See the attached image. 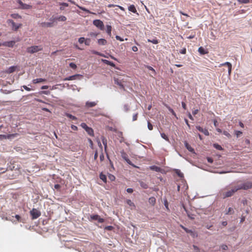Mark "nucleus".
<instances>
[{"label":"nucleus","mask_w":252,"mask_h":252,"mask_svg":"<svg viewBox=\"0 0 252 252\" xmlns=\"http://www.w3.org/2000/svg\"><path fill=\"white\" fill-rule=\"evenodd\" d=\"M252 188V182H247L237 186H230L226 187L220 192V196L223 198L232 196L237 191L240 189L247 190Z\"/></svg>","instance_id":"nucleus-1"},{"label":"nucleus","mask_w":252,"mask_h":252,"mask_svg":"<svg viewBox=\"0 0 252 252\" xmlns=\"http://www.w3.org/2000/svg\"><path fill=\"white\" fill-rule=\"evenodd\" d=\"M43 49L41 46H32L29 47H28L27 49V52L28 53H31V54H33L35 53H36L38 51H42Z\"/></svg>","instance_id":"nucleus-2"},{"label":"nucleus","mask_w":252,"mask_h":252,"mask_svg":"<svg viewBox=\"0 0 252 252\" xmlns=\"http://www.w3.org/2000/svg\"><path fill=\"white\" fill-rule=\"evenodd\" d=\"M30 214L32 216V220H35L40 216L41 213L39 211L33 208L30 211Z\"/></svg>","instance_id":"nucleus-3"},{"label":"nucleus","mask_w":252,"mask_h":252,"mask_svg":"<svg viewBox=\"0 0 252 252\" xmlns=\"http://www.w3.org/2000/svg\"><path fill=\"white\" fill-rule=\"evenodd\" d=\"M93 24L101 30H103L104 29V24L100 20H94Z\"/></svg>","instance_id":"nucleus-4"},{"label":"nucleus","mask_w":252,"mask_h":252,"mask_svg":"<svg viewBox=\"0 0 252 252\" xmlns=\"http://www.w3.org/2000/svg\"><path fill=\"white\" fill-rule=\"evenodd\" d=\"M7 23L8 24H10V23L11 24L12 26V29L15 31H17L18 29L22 26V24H19L18 25H17L15 24V23L12 20H11V19L8 20Z\"/></svg>","instance_id":"nucleus-5"},{"label":"nucleus","mask_w":252,"mask_h":252,"mask_svg":"<svg viewBox=\"0 0 252 252\" xmlns=\"http://www.w3.org/2000/svg\"><path fill=\"white\" fill-rule=\"evenodd\" d=\"M68 1L70 2L71 3L73 4H75L79 8L86 12L88 13L95 14L94 13L92 12L91 11H90L88 9H86V8L81 6H79V5L76 4L75 2L72 0H68Z\"/></svg>","instance_id":"nucleus-6"},{"label":"nucleus","mask_w":252,"mask_h":252,"mask_svg":"<svg viewBox=\"0 0 252 252\" xmlns=\"http://www.w3.org/2000/svg\"><path fill=\"white\" fill-rule=\"evenodd\" d=\"M15 44V41H6L2 43V46H4L8 47H13Z\"/></svg>","instance_id":"nucleus-7"},{"label":"nucleus","mask_w":252,"mask_h":252,"mask_svg":"<svg viewBox=\"0 0 252 252\" xmlns=\"http://www.w3.org/2000/svg\"><path fill=\"white\" fill-rule=\"evenodd\" d=\"M82 76L80 74H75L74 75L70 76L68 77H66L63 79L64 81H67V80H75L77 78L82 77Z\"/></svg>","instance_id":"nucleus-8"},{"label":"nucleus","mask_w":252,"mask_h":252,"mask_svg":"<svg viewBox=\"0 0 252 252\" xmlns=\"http://www.w3.org/2000/svg\"><path fill=\"white\" fill-rule=\"evenodd\" d=\"M221 66H226L228 68V73L230 75L231 72L232 65L229 62H225L220 64Z\"/></svg>","instance_id":"nucleus-9"},{"label":"nucleus","mask_w":252,"mask_h":252,"mask_svg":"<svg viewBox=\"0 0 252 252\" xmlns=\"http://www.w3.org/2000/svg\"><path fill=\"white\" fill-rule=\"evenodd\" d=\"M91 218L94 220H97L100 223H102L104 222V219L102 218H100L99 216L97 215L91 216Z\"/></svg>","instance_id":"nucleus-10"},{"label":"nucleus","mask_w":252,"mask_h":252,"mask_svg":"<svg viewBox=\"0 0 252 252\" xmlns=\"http://www.w3.org/2000/svg\"><path fill=\"white\" fill-rule=\"evenodd\" d=\"M54 21L53 20V22H42L41 23V26L42 27H52L54 26Z\"/></svg>","instance_id":"nucleus-11"},{"label":"nucleus","mask_w":252,"mask_h":252,"mask_svg":"<svg viewBox=\"0 0 252 252\" xmlns=\"http://www.w3.org/2000/svg\"><path fill=\"white\" fill-rule=\"evenodd\" d=\"M196 128L197 130H198L199 131L203 133L206 135H209V133L207 129L205 128H203L200 126H196Z\"/></svg>","instance_id":"nucleus-12"},{"label":"nucleus","mask_w":252,"mask_h":252,"mask_svg":"<svg viewBox=\"0 0 252 252\" xmlns=\"http://www.w3.org/2000/svg\"><path fill=\"white\" fill-rule=\"evenodd\" d=\"M96 104H97V102H94V101H93V102L87 101L86 103L85 106L87 108H89L90 107H93L95 106L96 105Z\"/></svg>","instance_id":"nucleus-13"},{"label":"nucleus","mask_w":252,"mask_h":252,"mask_svg":"<svg viewBox=\"0 0 252 252\" xmlns=\"http://www.w3.org/2000/svg\"><path fill=\"white\" fill-rule=\"evenodd\" d=\"M53 21L58 20L59 21L64 22L66 20V18L64 16H60L59 17H57L53 19Z\"/></svg>","instance_id":"nucleus-14"},{"label":"nucleus","mask_w":252,"mask_h":252,"mask_svg":"<svg viewBox=\"0 0 252 252\" xmlns=\"http://www.w3.org/2000/svg\"><path fill=\"white\" fill-rule=\"evenodd\" d=\"M101 61L105 64H107V65H109L111 66H113V67H115V64L113 63V62H111L110 61H109L107 60H105V59H102L101 60Z\"/></svg>","instance_id":"nucleus-15"},{"label":"nucleus","mask_w":252,"mask_h":252,"mask_svg":"<svg viewBox=\"0 0 252 252\" xmlns=\"http://www.w3.org/2000/svg\"><path fill=\"white\" fill-rule=\"evenodd\" d=\"M58 3H59V4L61 6L60 7V9L61 10H62V11L64 10V7H65L68 6V4L67 3H65V2H59Z\"/></svg>","instance_id":"nucleus-16"},{"label":"nucleus","mask_w":252,"mask_h":252,"mask_svg":"<svg viewBox=\"0 0 252 252\" xmlns=\"http://www.w3.org/2000/svg\"><path fill=\"white\" fill-rule=\"evenodd\" d=\"M198 51L201 55H205L208 53V52L202 47H200L198 48Z\"/></svg>","instance_id":"nucleus-17"},{"label":"nucleus","mask_w":252,"mask_h":252,"mask_svg":"<svg viewBox=\"0 0 252 252\" xmlns=\"http://www.w3.org/2000/svg\"><path fill=\"white\" fill-rule=\"evenodd\" d=\"M97 42L98 44L101 45H106L107 43V40L103 38H100L97 41Z\"/></svg>","instance_id":"nucleus-18"},{"label":"nucleus","mask_w":252,"mask_h":252,"mask_svg":"<svg viewBox=\"0 0 252 252\" xmlns=\"http://www.w3.org/2000/svg\"><path fill=\"white\" fill-rule=\"evenodd\" d=\"M186 232L187 233H189L191 235V236L193 238L196 237L197 236V234L193 231H192L191 230L187 229Z\"/></svg>","instance_id":"nucleus-19"},{"label":"nucleus","mask_w":252,"mask_h":252,"mask_svg":"<svg viewBox=\"0 0 252 252\" xmlns=\"http://www.w3.org/2000/svg\"><path fill=\"white\" fill-rule=\"evenodd\" d=\"M16 134H8V135H0V138H10L11 137H14Z\"/></svg>","instance_id":"nucleus-20"},{"label":"nucleus","mask_w":252,"mask_h":252,"mask_svg":"<svg viewBox=\"0 0 252 252\" xmlns=\"http://www.w3.org/2000/svg\"><path fill=\"white\" fill-rule=\"evenodd\" d=\"M128 9L130 11H131L132 12H133L134 13H137V10H136L135 7L134 5H130L128 7Z\"/></svg>","instance_id":"nucleus-21"},{"label":"nucleus","mask_w":252,"mask_h":252,"mask_svg":"<svg viewBox=\"0 0 252 252\" xmlns=\"http://www.w3.org/2000/svg\"><path fill=\"white\" fill-rule=\"evenodd\" d=\"M156 202V199L154 197H150L149 199V202L150 204L154 206Z\"/></svg>","instance_id":"nucleus-22"},{"label":"nucleus","mask_w":252,"mask_h":252,"mask_svg":"<svg viewBox=\"0 0 252 252\" xmlns=\"http://www.w3.org/2000/svg\"><path fill=\"white\" fill-rule=\"evenodd\" d=\"M45 81H46V80L45 79L37 78V79H34L33 80V83H38L45 82Z\"/></svg>","instance_id":"nucleus-23"},{"label":"nucleus","mask_w":252,"mask_h":252,"mask_svg":"<svg viewBox=\"0 0 252 252\" xmlns=\"http://www.w3.org/2000/svg\"><path fill=\"white\" fill-rule=\"evenodd\" d=\"M86 131L88 133V134L90 136L94 135V130L91 127H89L86 129Z\"/></svg>","instance_id":"nucleus-24"},{"label":"nucleus","mask_w":252,"mask_h":252,"mask_svg":"<svg viewBox=\"0 0 252 252\" xmlns=\"http://www.w3.org/2000/svg\"><path fill=\"white\" fill-rule=\"evenodd\" d=\"M185 144L186 147L189 152H193L194 149L187 142Z\"/></svg>","instance_id":"nucleus-25"},{"label":"nucleus","mask_w":252,"mask_h":252,"mask_svg":"<svg viewBox=\"0 0 252 252\" xmlns=\"http://www.w3.org/2000/svg\"><path fill=\"white\" fill-rule=\"evenodd\" d=\"M16 69V67L14 66H10L9 67L8 70L6 71V72L8 73H11L13 72Z\"/></svg>","instance_id":"nucleus-26"},{"label":"nucleus","mask_w":252,"mask_h":252,"mask_svg":"<svg viewBox=\"0 0 252 252\" xmlns=\"http://www.w3.org/2000/svg\"><path fill=\"white\" fill-rule=\"evenodd\" d=\"M106 32L108 33V34L109 36L111 35V30H112V27L110 25H107L106 26Z\"/></svg>","instance_id":"nucleus-27"},{"label":"nucleus","mask_w":252,"mask_h":252,"mask_svg":"<svg viewBox=\"0 0 252 252\" xmlns=\"http://www.w3.org/2000/svg\"><path fill=\"white\" fill-rule=\"evenodd\" d=\"M99 178L100 179L102 180L104 182L106 183V180H107V178H106V175H105L104 174H103L102 173L100 174V175H99Z\"/></svg>","instance_id":"nucleus-28"},{"label":"nucleus","mask_w":252,"mask_h":252,"mask_svg":"<svg viewBox=\"0 0 252 252\" xmlns=\"http://www.w3.org/2000/svg\"><path fill=\"white\" fill-rule=\"evenodd\" d=\"M102 142L103 143V144L104 146V149H105V151H106V148H107V139L105 138H104V137H102Z\"/></svg>","instance_id":"nucleus-29"},{"label":"nucleus","mask_w":252,"mask_h":252,"mask_svg":"<svg viewBox=\"0 0 252 252\" xmlns=\"http://www.w3.org/2000/svg\"><path fill=\"white\" fill-rule=\"evenodd\" d=\"M140 186L143 189H146L148 188V185L144 183V182L141 181L140 182Z\"/></svg>","instance_id":"nucleus-30"},{"label":"nucleus","mask_w":252,"mask_h":252,"mask_svg":"<svg viewBox=\"0 0 252 252\" xmlns=\"http://www.w3.org/2000/svg\"><path fill=\"white\" fill-rule=\"evenodd\" d=\"M22 5H23L21 7V9H29V8H30L31 7V5H30L29 4H26V3H24Z\"/></svg>","instance_id":"nucleus-31"},{"label":"nucleus","mask_w":252,"mask_h":252,"mask_svg":"<svg viewBox=\"0 0 252 252\" xmlns=\"http://www.w3.org/2000/svg\"><path fill=\"white\" fill-rule=\"evenodd\" d=\"M11 17L14 19H18V18H21V16L17 13H14L11 14Z\"/></svg>","instance_id":"nucleus-32"},{"label":"nucleus","mask_w":252,"mask_h":252,"mask_svg":"<svg viewBox=\"0 0 252 252\" xmlns=\"http://www.w3.org/2000/svg\"><path fill=\"white\" fill-rule=\"evenodd\" d=\"M183 208L185 210V211L186 212L187 215H188V216L189 217V218H190L191 219H194V217H193V215H191L190 214H189L188 211H187V209L186 208V207H185V206H183Z\"/></svg>","instance_id":"nucleus-33"},{"label":"nucleus","mask_w":252,"mask_h":252,"mask_svg":"<svg viewBox=\"0 0 252 252\" xmlns=\"http://www.w3.org/2000/svg\"><path fill=\"white\" fill-rule=\"evenodd\" d=\"M148 42H151V43H152L153 44H158V40L156 38L153 39L152 40L148 39Z\"/></svg>","instance_id":"nucleus-34"},{"label":"nucleus","mask_w":252,"mask_h":252,"mask_svg":"<svg viewBox=\"0 0 252 252\" xmlns=\"http://www.w3.org/2000/svg\"><path fill=\"white\" fill-rule=\"evenodd\" d=\"M126 203L130 206H133L135 207L134 204L130 199H127L126 200Z\"/></svg>","instance_id":"nucleus-35"},{"label":"nucleus","mask_w":252,"mask_h":252,"mask_svg":"<svg viewBox=\"0 0 252 252\" xmlns=\"http://www.w3.org/2000/svg\"><path fill=\"white\" fill-rule=\"evenodd\" d=\"M148 128L150 130H152L153 129V126L149 121H148Z\"/></svg>","instance_id":"nucleus-36"},{"label":"nucleus","mask_w":252,"mask_h":252,"mask_svg":"<svg viewBox=\"0 0 252 252\" xmlns=\"http://www.w3.org/2000/svg\"><path fill=\"white\" fill-rule=\"evenodd\" d=\"M233 213H234V211H233V208L229 207L228 208V211H227V213H226V215L232 214H233Z\"/></svg>","instance_id":"nucleus-37"},{"label":"nucleus","mask_w":252,"mask_h":252,"mask_svg":"<svg viewBox=\"0 0 252 252\" xmlns=\"http://www.w3.org/2000/svg\"><path fill=\"white\" fill-rule=\"evenodd\" d=\"M161 136L162 138L165 139L166 141H169V139L168 136L164 133H161Z\"/></svg>","instance_id":"nucleus-38"},{"label":"nucleus","mask_w":252,"mask_h":252,"mask_svg":"<svg viewBox=\"0 0 252 252\" xmlns=\"http://www.w3.org/2000/svg\"><path fill=\"white\" fill-rule=\"evenodd\" d=\"M69 66L73 69H75L77 68V65L74 63H69Z\"/></svg>","instance_id":"nucleus-39"},{"label":"nucleus","mask_w":252,"mask_h":252,"mask_svg":"<svg viewBox=\"0 0 252 252\" xmlns=\"http://www.w3.org/2000/svg\"><path fill=\"white\" fill-rule=\"evenodd\" d=\"M214 147L217 149V150H222V147L220 145L218 144H214Z\"/></svg>","instance_id":"nucleus-40"},{"label":"nucleus","mask_w":252,"mask_h":252,"mask_svg":"<svg viewBox=\"0 0 252 252\" xmlns=\"http://www.w3.org/2000/svg\"><path fill=\"white\" fill-rule=\"evenodd\" d=\"M91 52L92 54H94V55H96L98 56H102V53H101L99 52L96 51L95 50H92V51H91Z\"/></svg>","instance_id":"nucleus-41"},{"label":"nucleus","mask_w":252,"mask_h":252,"mask_svg":"<svg viewBox=\"0 0 252 252\" xmlns=\"http://www.w3.org/2000/svg\"><path fill=\"white\" fill-rule=\"evenodd\" d=\"M66 115L70 119L73 120H76L77 119L76 117L72 115H70V114H66Z\"/></svg>","instance_id":"nucleus-42"},{"label":"nucleus","mask_w":252,"mask_h":252,"mask_svg":"<svg viewBox=\"0 0 252 252\" xmlns=\"http://www.w3.org/2000/svg\"><path fill=\"white\" fill-rule=\"evenodd\" d=\"M238 1L240 3H248L250 2V0H238Z\"/></svg>","instance_id":"nucleus-43"},{"label":"nucleus","mask_w":252,"mask_h":252,"mask_svg":"<svg viewBox=\"0 0 252 252\" xmlns=\"http://www.w3.org/2000/svg\"><path fill=\"white\" fill-rule=\"evenodd\" d=\"M81 126L82 128H83L85 130L88 129L89 127L84 123H83L81 124Z\"/></svg>","instance_id":"nucleus-44"},{"label":"nucleus","mask_w":252,"mask_h":252,"mask_svg":"<svg viewBox=\"0 0 252 252\" xmlns=\"http://www.w3.org/2000/svg\"><path fill=\"white\" fill-rule=\"evenodd\" d=\"M81 126L82 128H83L85 130L88 129L89 127L84 123H83L81 124Z\"/></svg>","instance_id":"nucleus-45"},{"label":"nucleus","mask_w":252,"mask_h":252,"mask_svg":"<svg viewBox=\"0 0 252 252\" xmlns=\"http://www.w3.org/2000/svg\"><path fill=\"white\" fill-rule=\"evenodd\" d=\"M91 39L90 38H87L85 39L84 43L86 45L89 46L90 44Z\"/></svg>","instance_id":"nucleus-46"},{"label":"nucleus","mask_w":252,"mask_h":252,"mask_svg":"<svg viewBox=\"0 0 252 252\" xmlns=\"http://www.w3.org/2000/svg\"><path fill=\"white\" fill-rule=\"evenodd\" d=\"M85 38L84 37H80L79 39H78V42L80 43V44H82L83 43H84L85 42Z\"/></svg>","instance_id":"nucleus-47"},{"label":"nucleus","mask_w":252,"mask_h":252,"mask_svg":"<svg viewBox=\"0 0 252 252\" xmlns=\"http://www.w3.org/2000/svg\"><path fill=\"white\" fill-rule=\"evenodd\" d=\"M235 134L236 135V136L237 137H238L242 134V132H241L240 131L237 130V131H235Z\"/></svg>","instance_id":"nucleus-48"},{"label":"nucleus","mask_w":252,"mask_h":252,"mask_svg":"<svg viewBox=\"0 0 252 252\" xmlns=\"http://www.w3.org/2000/svg\"><path fill=\"white\" fill-rule=\"evenodd\" d=\"M147 68L153 71V73L155 75L156 74V71L151 66H147Z\"/></svg>","instance_id":"nucleus-49"},{"label":"nucleus","mask_w":252,"mask_h":252,"mask_svg":"<svg viewBox=\"0 0 252 252\" xmlns=\"http://www.w3.org/2000/svg\"><path fill=\"white\" fill-rule=\"evenodd\" d=\"M220 248L223 250H227L228 249V247L227 245H222L220 246Z\"/></svg>","instance_id":"nucleus-50"},{"label":"nucleus","mask_w":252,"mask_h":252,"mask_svg":"<svg viewBox=\"0 0 252 252\" xmlns=\"http://www.w3.org/2000/svg\"><path fill=\"white\" fill-rule=\"evenodd\" d=\"M223 134L224 135H225V136H226L227 137H231L230 134L227 131H224L223 132Z\"/></svg>","instance_id":"nucleus-51"},{"label":"nucleus","mask_w":252,"mask_h":252,"mask_svg":"<svg viewBox=\"0 0 252 252\" xmlns=\"http://www.w3.org/2000/svg\"><path fill=\"white\" fill-rule=\"evenodd\" d=\"M193 248L195 252H199L200 250L199 248L195 245H193Z\"/></svg>","instance_id":"nucleus-52"},{"label":"nucleus","mask_w":252,"mask_h":252,"mask_svg":"<svg viewBox=\"0 0 252 252\" xmlns=\"http://www.w3.org/2000/svg\"><path fill=\"white\" fill-rule=\"evenodd\" d=\"M116 38L118 40H120L121 41H124V39L122 38L121 37H120V36L119 35H116Z\"/></svg>","instance_id":"nucleus-53"},{"label":"nucleus","mask_w":252,"mask_h":252,"mask_svg":"<svg viewBox=\"0 0 252 252\" xmlns=\"http://www.w3.org/2000/svg\"><path fill=\"white\" fill-rule=\"evenodd\" d=\"M71 128L73 130H77L78 129L77 127L74 125H71Z\"/></svg>","instance_id":"nucleus-54"},{"label":"nucleus","mask_w":252,"mask_h":252,"mask_svg":"<svg viewBox=\"0 0 252 252\" xmlns=\"http://www.w3.org/2000/svg\"><path fill=\"white\" fill-rule=\"evenodd\" d=\"M180 52L182 54H185L186 53V49L184 48L182 49Z\"/></svg>","instance_id":"nucleus-55"},{"label":"nucleus","mask_w":252,"mask_h":252,"mask_svg":"<svg viewBox=\"0 0 252 252\" xmlns=\"http://www.w3.org/2000/svg\"><path fill=\"white\" fill-rule=\"evenodd\" d=\"M54 188L57 189H59L61 188V186L59 184H56L54 186Z\"/></svg>","instance_id":"nucleus-56"},{"label":"nucleus","mask_w":252,"mask_h":252,"mask_svg":"<svg viewBox=\"0 0 252 252\" xmlns=\"http://www.w3.org/2000/svg\"><path fill=\"white\" fill-rule=\"evenodd\" d=\"M132 50L134 52H137L138 51V48L136 46H134L132 47Z\"/></svg>","instance_id":"nucleus-57"},{"label":"nucleus","mask_w":252,"mask_h":252,"mask_svg":"<svg viewBox=\"0 0 252 252\" xmlns=\"http://www.w3.org/2000/svg\"><path fill=\"white\" fill-rule=\"evenodd\" d=\"M126 191H127V192H128V193H132V192H133V189H131V188H128V189H126Z\"/></svg>","instance_id":"nucleus-58"},{"label":"nucleus","mask_w":252,"mask_h":252,"mask_svg":"<svg viewBox=\"0 0 252 252\" xmlns=\"http://www.w3.org/2000/svg\"><path fill=\"white\" fill-rule=\"evenodd\" d=\"M115 84H117V85H119V86H123L121 84V83L119 82V80L118 79H115Z\"/></svg>","instance_id":"nucleus-59"},{"label":"nucleus","mask_w":252,"mask_h":252,"mask_svg":"<svg viewBox=\"0 0 252 252\" xmlns=\"http://www.w3.org/2000/svg\"><path fill=\"white\" fill-rule=\"evenodd\" d=\"M15 218L17 219V220L18 221H20V219H21V217L19 215H16L15 216Z\"/></svg>","instance_id":"nucleus-60"},{"label":"nucleus","mask_w":252,"mask_h":252,"mask_svg":"<svg viewBox=\"0 0 252 252\" xmlns=\"http://www.w3.org/2000/svg\"><path fill=\"white\" fill-rule=\"evenodd\" d=\"M133 121H136L137 119V114H135L133 116Z\"/></svg>","instance_id":"nucleus-61"},{"label":"nucleus","mask_w":252,"mask_h":252,"mask_svg":"<svg viewBox=\"0 0 252 252\" xmlns=\"http://www.w3.org/2000/svg\"><path fill=\"white\" fill-rule=\"evenodd\" d=\"M89 34L91 36H96L97 35V33H94V32H91V33H90Z\"/></svg>","instance_id":"nucleus-62"},{"label":"nucleus","mask_w":252,"mask_h":252,"mask_svg":"<svg viewBox=\"0 0 252 252\" xmlns=\"http://www.w3.org/2000/svg\"><path fill=\"white\" fill-rule=\"evenodd\" d=\"M99 158H100V160L101 161H103V160H104V155H103V154H101V155H100V157H99Z\"/></svg>","instance_id":"nucleus-63"},{"label":"nucleus","mask_w":252,"mask_h":252,"mask_svg":"<svg viewBox=\"0 0 252 252\" xmlns=\"http://www.w3.org/2000/svg\"><path fill=\"white\" fill-rule=\"evenodd\" d=\"M207 160L210 163H213V159L211 158H208Z\"/></svg>","instance_id":"nucleus-64"}]
</instances>
